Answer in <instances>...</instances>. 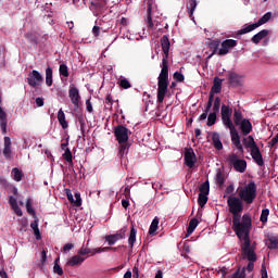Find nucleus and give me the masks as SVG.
<instances>
[{
	"mask_svg": "<svg viewBox=\"0 0 278 278\" xmlns=\"http://www.w3.org/2000/svg\"><path fill=\"white\" fill-rule=\"evenodd\" d=\"M174 79H175V81L181 83V81H185L186 76H184V74H181L179 72H175L174 73Z\"/></svg>",
	"mask_w": 278,
	"mask_h": 278,
	"instance_id": "55",
	"label": "nucleus"
},
{
	"mask_svg": "<svg viewBox=\"0 0 278 278\" xmlns=\"http://www.w3.org/2000/svg\"><path fill=\"white\" fill-rule=\"evenodd\" d=\"M94 252V250H90L89 248H84L81 247L79 250H78V255L81 257V255H90V253L92 254Z\"/></svg>",
	"mask_w": 278,
	"mask_h": 278,
	"instance_id": "51",
	"label": "nucleus"
},
{
	"mask_svg": "<svg viewBox=\"0 0 278 278\" xmlns=\"http://www.w3.org/2000/svg\"><path fill=\"white\" fill-rule=\"evenodd\" d=\"M9 204L11 205V207H16V205H18V202L16 201V198H14L13 195H11L9 198Z\"/></svg>",
	"mask_w": 278,
	"mask_h": 278,
	"instance_id": "57",
	"label": "nucleus"
},
{
	"mask_svg": "<svg viewBox=\"0 0 278 278\" xmlns=\"http://www.w3.org/2000/svg\"><path fill=\"white\" fill-rule=\"evenodd\" d=\"M228 165L235 168L237 173H247V161L238 157V154L231 153L227 157Z\"/></svg>",
	"mask_w": 278,
	"mask_h": 278,
	"instance_id": "8",
	"label": "nucleus"
},
{
	"mask_svg": "<svg viewBox=\"0 0 278 278\" xmlns=\"http://www.w3.org/2000/svg\"><path fill=\"white\" fill-rule=\"evenodd\" d=\"M53 273L62 277L64 275V270L62 269V266H60V263H55L53 266Z\"/></svg>",
	"mask_w": 278,
	"mask_h": 278,
	"instance_id": "53",
	"label": "nucleus"
},
{
	"mask_svg": "<svg viewBox=\"0 0 278 278\" xmlns=\"http://www.w3.org/2000/svg\"><path fill=\"white\" fill-rule=\"evenodd\" d=\"M75 201H74V205L76 207H81V194L79 193H75Z\"/></svg>",
	"mask_w": 278,
	"mask_h": 278,
	"instance_id": "56",
	"label": "nucleus"
},
{
	"mask_svg": "<svg viewBox=\"0 0 278 278\" xmlns=\"http://www.w3.org/2000/svg\"><path fill=\"white\" fill-rule=\"evenodd\" d=\"M12 210L15 212V214L17 216H23V211L21 210V207L17 205L13 206Z\"/></svg>",
	"mask_w": 278,
	"mask_h": 278,
	"instance_id": "61",
	"label": "nucleus"
},
{
	"mask_svg": "<svg viewBox=\"0 0 278 278\" xmlns=\"http://www.w3.org/2000/svg\"><path fill=\"white\" fill-rule=\"evenodd\" d=\"M266 244L268 249H278V237H269Z\"/></svg>",
	"mask_w": 278,
	"mask_h": 278,
	"instance_id": "35",
	"label": "nucleus"
},
{
	"mask_svg": "<svg viewBox=\"0 0 278 278\" xmlns=\"http://www.w3.org/2000/svg\"><path fill=\"white\" fill-rule=\"evenodd\" d=\"M220 90H223V79L215 77L213 87L211 88V92H214L215 94H219Z\"/></svg>",
	"mask_w": 278,
	"mask_h": 278,
	"instance_id": "27",
	"label": "nucleus"
},
{
	"mask_svg": "<svg viewBox=\"0 0 278 278\" xmlns=\"http://www.w3.org/2000/svg\"><path fill=\"white\" fill-rule=\"evenodd\" d=\"M227 205L229 213L232 214V218H240L242 212L244 211V202L242 199L236 195H229L227 199Z\"/></svg>",
	"mask_w": 278,
	"mask_h": 278,
	"instance_id": "6",
	"label": "nucleus"
},
{
	"mask_svg": "<svg viewBox=\"0 0 278 278\" xmlns=\"http://www.w3.org/2000/svg\"><path fill=\"white\" fill-rule=\"evenodd\" d=\"M216 184H218V186H224L225 184V176L223 175V172H217L216 174Z\"/></svg>",
	"mask_w": 278,
	"mask_h": 278,
	"instance_id": "52",
	"label": "nucleus"
},
{
	"mask_svg": "<svg viewBox=\"0 0 278 278\" xmlns=\"http://www.w3.org/2000/svg\"><path fill=\"white\" fill-rule=\"evenodd\" d=\"M40 33L37 30H31L24 35V38L28 40L31 45H38V40H40Z\"/></svg>",
	"mask_w": 278,
	"mask_h": 278,
	"instance_id": "22",
	"label": "nucleus"
},
{
	"mask_svg": "<svg viewBox=\"0 0 278 278\" xmlns=\"http://www.w3.org/2000/svg\"><path fill=\"white\" fill-rule=\"evenodd\" d=\"M198 204L200 205V207H205V205H207V194L199 193Z\"/></svg>",
	"mask_w": 278,
	"mask_h": 278,
	"instance_id": "44",
	"label": "nucleus"
},
{
	"mask_svg": "<svg viewBox=\"0 0 278 278\" xmlns=\"http://www.w3.org/2000/svg\"><path fill=\"white\" fill-rule=\"evenodd\" d=\"M200 194H210V180L204 181L200 186Z\"/></svg>",
	"mask_w": 278,
	"mask_h": 278,
	"instance_id": "38",
	"label": "nucleus"
},
{
	"mask_svg": "<svg viewBox=\"0 0 278 278\" xmlns=\"http://www.w3.org/2000/svg\"><path fill=\"white\" fill-rule=\"evenodd\" d=\"M68 97L75 110H79V103H81V96L79 94V89H77V87H71L68 90Z\"/></svg>",
	"mask_w": 278,
	"mask_h": 278,
	"instance_id": "17",
	"label": "nucleus"
},
{
	"mask_svg": "<svg viewBox=\"0 0 278 278\" xmlns=\"http://www.w3.org/2000/svg\"><path fill=\"white\" fill-rule=\"evenodd\" d=\"M113 134L117 142L123 143V142L129 141V134H131V131L128 130V128L125 127L124 125H117L116 127H114Z\"/></svg>",
	"mask_w": 278,
	"mask_h": 278,
	"instance_id": "9",
	"label": "nucleus"
},
{
	"mask_svg": "<svg viewBox=\"0 0 278 278\" xmlns=\"http://www.w3.org/2000/svg\"><path fill=\"white\" fill-rule=\"evenodd\" d=\"M160 225V218L159 217H154V219L152 220L150 228H149V235L153 236V233H155V231H157V227Z\"/></svg>",
	"mask_w": 278,
	"mask_h": 278,
	"instance_id": "33",
	"label": "nucleus"
},
{
	"mask_svg": "<svg viewBox=\"0 0 278 278\" xmlns=\"http://www.w3.org/2000/svg\"><path fill=\"white\" fill-rule=\"evenodd\" d=\"M273 18V13L267 12L265 13L257 23L245 25L242 29L237 31V36H244V34H250V31H254V29H257V27H262V25H266L268 21Z\"/></svg>",
	"mask_w": 278,
	"mask_h": 278,
	"instance_id": "7",
	"label": "nucleus"
},
{
	"mask_svg": "<svg viewBox=\"0 0 278 278\" xmlns=\"http://www.w3.org/2000/svg\"><path fill=\"white\" fill-rule=\"evenodd\" d=\"M269 215H270V210H268V208L262 210L260 220H261V223H263V225H266V223H268Z\"/></svg>",
	"mask_w": 278,
	"mask_h": 278,
	"instance_id": "37",
	"label": "nucleus"
},
{
	"mask_svg": "<svg viewBox=\"0 0 278 278\" xmlns=\"http://www.w3.org/2000/svg\"><path fill=\"white\" fill-rule=\"evenodd\" d=\"M127 228H122L114 235H108L105 236V242H108L109 247H113L118 240H124Z\"/></svg>",
	"mask_w": 278,
	"mask_h": 278,
	"instance_id": "14",
	"label": "nucleus"
},
{
	"mask_svg": "<svg viewBox=\"0 0 278 278\" xmlns=\"http://www.w3.org/2000/svg\"><path fill=\"white\" fill-rule=\"evenodd\" d=\"M216 114H218V113L212 112L208 114L207 123H206L207 127H212V126L216 125Z\"/></svg>",
	"mask_w": 278,
	"mask_h": 278,
	"instance_id": "39",
	"label": "nucleus"
},
{
	"mask_svg": "<svg viewBox=\"0 0 278 278\" xmlns=\"http://www.w3.org/2000/svg\"><path fill=\"white\" fill-rule=\"evenodd\" d=\"M251 227H253V222L251 215L244 214L242 217L232 218V229L236 236L241 241V249H248L253 247L251 243Z\"/></svg>",
	"mask_w": 278,
	"mask_h": 278,
	"instance_id": "2",
	"label": "nucleus"
},
{
	"mask_svg": "<svg viewBox=\"0 0 278 278\" xmlns=\"http://www.w3.org/2000/svg\"><path fill=\"white\" fill-rule=\"evenodd\" d=\"M238 192L241 201L247 205H251L257 199V185H255V181H250L244 187H239Z\"/></svg>",
	"mask_w": 278,
	"mask_h": 278,
	"instance_id": "4",
	"label": "nucleus"
},
{
	"mask_svg": "<svg viewBox=\"0 0 278 278\" xmlns=\"http://www.w3.org/2000/svg\"><path fill=\"white\" fill-rule=\"evenodd\" d=\"M117 84L123 90H129V88H131V83H129L127 78H119Z\"/></svg>",
	"mask_w": 278,
	"mask_h": 278,
	"instance_id": "36",
	"label": "nucleus"
},
{
	"mask_svg": "<svg viewBox=\"0 0 278 278\" xmlns=\"http://www.w3.org/2000/svg\"><path fill=\"white\" fill-rule=\"evenodd\" d=\"M58 121L62 129H68V122H66V115L64 114V111L62 109L58 112Z\"/></svg>",
	"mask_w": 278,
	"mask_h": 278,
	"instance_id": "28",
	"label": "nucleus"
},
{
	"mask_svg": "<svg viewBox=\"0 0 278 278\" xmlns=\"http://www.w3.org/2000/svg\"><path fill=\"white\" fill-rule=\"evenodd\" d=\"M161 47L164 55L161 64L162 70L157 77V103H164L166 92H168V53L170 51V40L168 39V36L164 35L161 38Z\"/></svg>",
	"mask_w": 278,
	"mask_h": 278,
	"instance_id": "1",
	"label": "nucleus"
},
{
	"mask_svg": "<svg viewBox=\"0 0 278 278\" xmlns=\"http://www.w3.org/2000/svg\"><path fill=\"white\" fill-rule=\"evenodd\" d=\"M84 262H86V258H84L79 254L74 255L72 258L68 260L67 266H81V264H84Z\"/></svg>",
	"mask_w": 278,
	"mask_h": 278,
	"instance_id": "24",
	"label": "nucleus"
},
{
	"mask_svg": "<svg viewBox=\"0 0 278 278\" xmlns=\"http://www.w3.org/2000/svg\"><path fill=\"white\" fill-rule=\"evenodd\" d=\"M127 149H129V144L127 142L119 143V151H118L119 157H123V155H125V152L127 151Z\"/></svg>",
	"mask_w": 278,
	"mask_h": 278,
	"instance_id": "47",
	"label": "nucleus"
},
{
	"mask_svg": "<svg viewBox=\"0 0 278 278\" xmlns=\"http://www.w3.org/2000/svg\"><path fill=\"white\" fill-rule=\"evenodd\" d=\"M212 142L217 151H223V141H220V135L218 132H213Z\"/></svg>",
	"mask_w": 278,
	"mask_h": 278,
	"instance_id": "25",
	"label": "nucleus"
},
{
	"mask_svg": "<svg viewBox=\"0 0 278 278\" xmlns=\"http://www.w3.org/2000/svg\"><path fill=\"white\" fill-rule=\"evenodd\" d=\"M45 81V78L42 77V74L40 72L33 70L27 77V84L30 86V88H38V86H41Z\"/></svg>",
	"mask_w": 278,
	"mask_h": 278,
	"instance_id": "12",
	"label": "nucleus"
},
{
	"mask_svg": "<svg viewBox=\"0 0 278 278\" xmlns=\"http://www.w3.org/2000/svg\"><path fill=\"white\" fill-rule=\"evenodd\" d=\"M222 48L218 50V55H227L229 53L230 49H233V47H238V41L235 39H226L222 42Z\"/></svg>",
	"mask_w": 278,
	"mask_h": 278,
	"instance_id": "15",
	"label": "nucleus"
},
{
	"mask_svg": "<svg viewBox=\"0 0 278 278\" xmlns=\"http://www.w3.org/2000/svg\"><path fill=\"white\" fill-rule=\"evenodd\" d=\"M230 278H247V268L243 267L241 271L238 269L230 276Z\"/></svg>",
	"mask_w": 278,
	"mask_h": 278,
	"instance_id": "42",
	"label": "nucleus"
},
{
	"mask_svg": "<svg viewBox=\"0 0 278 278\" xmlns=\"http://www.w3.org/2000/svg\"><path fill=\"white\" fill-rule=\"evenodd\" d=\"M197 227H199V219L198 218H192L189 222V225H188V228H187L188 236L194 233V229H197Z\"/></svg>",
	"mask_w": 278,
	"mask_h": 278,
	"instance_id": "31",
	"label": "nucleus"
},
{
	"mask_svg": "<svg viewBox=\"0 0 278 278\" xmlns=\"http://www.w3.org/2000/svg\"><path fill=\"white\" fill-rule=\"evenodd\" d=\"M261 278H268V271L266 270L265 265H262L261 267Z\"/></svg>",
	"mask_w": 278,
	"mask_h": 278,
	"instance_id": "58",
	"label": "nucleus"
},
{
	"mask_svg": "<svg viewBox=\"0 0 278 278\" xmlns=\"http://www.w3.org/2000/svg\"><path fill=\"white\" fill-rule=\"evenodd\" d=\"M197 0H189L187 2V10H189V18H194V11L197 10Z\"/></svg>",
	"mask_w": 278,
	"mask_h": 278,
	"instance_id": "29",
	"label": "nucleus"
},
{
	"mask_svg": "<svg viewBox=\"0 0 278 278\" xmlns=\"http://www.w3.org/2000/svg\"><path fill=\"white\" fill-rule=\"evenodd\" d=\"M242 143L245 149H250V155L252 160H254L255 164H257V166H264V156L260 151V147H257V143L255 142V138L249 135L242 139Z\"/></svg>",
	"mask_w": 278,
	"mask_h": 278,
	"instance_id": "3",
	"label": "nucleus"
},
{
	"mask_svg": "<svg viewBox=\"0 0 278 278\" xmlns=\"http://www.w3.org/2000/svg\"><path fill=\"white\" fill-rule=\"evenodd\" d=\"M78 123L80 125V131L84 136V134H86V119L84 118V115L78 116Z\"/></svg>",
	"mask_w": 278,
	"mask_h": 278,
	"instance_id": "48",
	"label": "nucleus"
},
{
	"mask_svg": "<svg viewBox=\"0 0 278 278\" xmlns=\"http://www.w3.org/2000/svg\"><path fill=\"white\" fill-rule=\"evenodd\" d=\"M63 160L68 162V164H73V153L71 152V149L66 148L63 154Z\"/></svg>",
	"mask_w": 278,
	"mask_h": 278,
	"instance_id": "45",
	"label": "nucleus"
},
{
	"mask_svg": "<svg viewBox=\"0 0 278 278\" xmlns=\"http://www.w3.org/2000/svg\"><path fill=\"white\" fill-rule=\"evenodd\" d=\"M132 277H134V278H139V277H140V274H139V271H138V267H137V266H135V267L132 268Z\"/></svg>",
	"mask_w": 278,
	"mask_h": 278,
	"instance_id": "63",
	"label": "nucleus"
},
{
	"mask_svg": "<svg viewBox=\"0 0 278 278\" xmlns=\"http://www.w3.org/2000/svg\"><path fill=\"white\" fill-rule=\"evenodd\" d=\"M230 130V136H231V142L235 147H238L239 144H242V142L240 141V134L238 132V130L236 129V126L232 128H229Z\"/></svg>",
	"mask_w": 278,
	"mask_h": 278,
	"instance_id": "23",
	"label": "nucleus"
},
{
	"mask_svg": "<svg viewBox=\"0 0 278 278\" xmlns=\"http://www.w3.org/2000/svg\"><path fill=\"white\" fill-rule=\"evenodd\" d=\"M0 105H1V96H0ZM0 127L2 134H8V113L3 111V108L0 106Z\"/></svg>",
	"mask_w": 278,
	"mask_h": 278,
	"instance_id": "19",
	"label": "nucleus"
},
{
	"mask_svg": "<svg viewBox=\"0 0 278 278\" xmlns=\"http://www.w3.org/2000/svg\"><path fill=\"white\" fill-rule=\"evenodd\" d=\"M59 74L61 77H68V66L66 64H61L59 67Z\"/></svg>",
	"mask_w": 278,
	"mask_h": 278,
	"instance_id": "43",
	"label": "nucleus"
},
{
	"mask_svg": "<svg viewBox=\"0 0 278 278\" xmlns=\"http://www.w3.org/2000/svg\"><path fill=\"white\" fill-rule=\"evenodd\" d=\"M46 85L49 88L50 86H53V68H51V66L46 68Z\"/></svg>",
	"mask_w": 278,
	"mask_h": 278,
	"instance_id": "30",
	"label": "nucleus"
},
{
	"mask_svg": "<svg viewBox=\"0 0 278 278\" xmlns=\"http://www.w3.org/2000/svg\"><path fill=\"white\" fill-rule=\"evenodd\" d=\"M228 84L232 88H240V86H243V84H244V76H242L233 71H229L228 72Z\"/></svg>",
	"mask_w": 278,
	"mask_h": 278,
	"instance_id": "13",
	"label": "nucleus"
},
{
	"mask_svg": "<svg viewBox=\"0 0 278 278\" xmlns=\"http://www.w3.org/2000/svg\"><path fill=\"white\" fill-rule=\"evenodd\" d=\"M218 47H220V41L218 40H212L211 42H208V48L210 51H212V53L207 56V60H210L213 55H216V53H218Z\"/></svg>",
	"mask_w": 278,
	"mask_h": 278,
	"instance_id": "26",
	"label": "nucleus"
},
{
	"mask_svg": "<svg viewBox=\"0 0 278 278\" xmlns=\"http://www.w3.org/2000/svg\"><path fill=\"white\" fill-rule=\"evenodd\" d=\"M220 103H222L220 98L216 97L213 103V112H215L216 114L220 112Z\"/></svg>",
	"mask_w": 278,
	"mask_h": 278,
	"instance_id": "46",
	"label": "nucleus"
},
{
	"mask_svg": "<svg viewBox=\"0 0 278 278\" xmlns=\"http://www.w3.org/2000/svg\"><path fill=\"white\" fill-rule=\"evenodd\" d=\"M185 164L188 168H194L197 164V154L192 148L185 150Z\"/></svg>",
	"mask_w": 278,
	"mask_h": 278,
	"instance_id": "16",
	"label": "nucleus"
},
{
	"mask_svg": "<svg viewBox=\"0 0 278 278\" xmlns=\"http://www.w3.org/2000/svg\"><path fill=\"white\" fill-rule=\"evenodd\" d=\"M151 10H152V8H151V3H150V4H148V10H147V12H148L147 23H148V27H150V29L153 28V18L151 17Z\"/></svg>",
	"mask_w": 278,
	"mask_h": 278,
	"instance_id": "49",
	"label": "nucleus"
},
{
	"mask_svg": "<svg viewBox=\"0 0 278 278\" xmlns=\"http://www.w3.org/2000/svg\"><path fill=\"white\" fill-rule=\"evenodd\" d=\"M257 244L255 242L252 243L250 248H241L242 260H248V266L243 267L248 273H253V268H255V262H257V254H255V249Z\"/></svg>",
	"mask_w": 278,
	"mask_h": 278,
	"instance_id": "5",
	"label": "nucleus"
},
{
	"mask_svg": "<svg viewBox=\"0 0 278 278\" xmlns=\"http://www.w3.org/2000/svg\"><path fill=\"white\" fill-rule=\"evenodd\" d=\"M26 212L30 215V216H36V211L34 210V206H31V198H28L26 200Z\"/></svg>",
	"mask_w": 278,
	"mask_h": 278,
	"instance_id": "40",
	"label": "nucleus"
},
{
	"mask_svg": "<svg viewBox=\"0 0 278 278\" xmlns=\"http://www.w3.org/2000/svg\"><path fill=\"white\" fill-rule=\"evenodd\" d=\"M136 233H138V230H136V228L134 226H131L130 235L128 238V244H129L130 249H134V244L136 243Z\"/></svg>",
	"mask_w": 278,
	"mask_h": 278,
	"instance_id": "32",
	"label": "nucleus"
},
{
	"mask_svg": "<svg viewBox=\"0 0 278 278\" xmlns=\"http://www.w3.org/2000/svg\"><path fill=\"white\" fill-rule=\"evenodd\" d=\"M73 249H75V244H73V243H66V244L63 247L64 253H66V251H71V250H73Z\"/></svg>",
	"mask_w": 278,
	"mask_h": 278,
	"instance_id": "60",
	"label": "nucleus"
},
{
	"mask_svg": "<svg viewBox=\"0 0 278 278\" xmlns=\"http://www.w3.org/2000/svg\"><path fill=\"white\" fill-rule=\"evenodd\" d=\"M242 121H244V118L242 116V112L235 109V112H233V123H235V125L238 127L242 123Z\"/></svg>",
	"mask_w": 278,
	"mask_h": 278,
	"instance_id": "34",
	"label": "nucleus"
},
{
	"mask_svg": "<svg viewBox=\"0 0 278 278\" xmlns=\"http://www.w3.org/2000/svg\"><path fill=\"white\" fill-rule=\"evenodd\" d=\"M86 106H87V112H89V114H92L93 109H92V102H90V99L86 100Z\"/></svg>",
	"mask_w": 278,
	"mask_h": 278,
	"instance_id": "59",
	"label": "nucleus"
},
{
	"mask_svg": "<svg viewBox=\"0 0 278 278\" xmlns=\"http://www.w3.org/2000/svg\"><path fill=\"white\" fill-rule=\"evenodd\" d=\"M46 265H47V251L42 250L39 268H42V266H46Z\"/></svg>",
	"mask_w": 278,
	"mask_h": 278,
	"instance_id": "54",
	"label": "nucleus"
},
{
	"mask_svg": "<svg viewBox=\"0 0 278 278\" xmlns=\"http://www.w3.org/2000/svg\"><path fill=\"white\" fill-rule=\"evenodd\" d=\"M90 10L93 13V16H101V14H104L105 10H108V1L106 0H91Z\"/></svg>",
	"mask_w": 278,
	"mask_h": 278,
	"instance_id": "11",
	"label": "nucleus"
},
{
	"mask_svg": "<svg viewBox=\"0 0 278 278\" xmlns=\"http://www.w3.org/2000/svg\"><path fill=\"white\" fill-rule=\"evenodd\" d=\"M237 127H239L243 138H249V134L253 131V124H251V121L247 118H243L242 123H240Z\"/></svg>",
	"mask_w": 278,
	"mask_h": 278,
	"instance_id": "18",
	"label": "nucleus"
},
{
	"mask_svg": "<svg viewBox=\"0 0 278 278\" xmlns=\"http://www.w3.org/2000/svg\"><path fill=\"white\" fill-rule=\"evenodd\" d=\"M106 105H110L112 108V103H114V100L112 99V94H108L105 98Z\"/></svg>",
	"mask_w": 278,
	"mask_h": 278,
	"instance_id": "62",
	"label": "nucleus"
},
{
	"mask_svg": "<svg viewBox=\"0 0 278 278\" xmlns=\"http://www.w3.org/2000/svg\"><path fill=\"white\" fill-rule=\"evenodd\" d=\"M112 250H116V248H112V247H105V248H96L93 249V252L90 254V256H94L97 255V253H103L105 251H112Z\"/></svg>",
	"mask_w": 278,
	"mask_h": 278,
	"instance_id": "41",
	"label": "nucleus"
},
{
	"mask_svg": "<svg viewBox=\"0 0 278 278\" xmlns=\"http://www.w3.org/2000/svg\"><path fill=\"white\" fill-rule=\"evenodd\" d=\"M235 190V187L233 185H229L227 188H226V194H231Z\"/></svg>",
	"mask_w": 278,
	"mask_h": 278,
	"instance_id": "64",
	"label": "nucleus"
},
{
	"mask_svg": "<svg viewBox=\"0 0 278 278\" xmlns=\"http://www.w3.org/2000/svg\"><path fill=\"white\" fill-rule=\"evenodd\" d=\"M13 175L15 181H21L23 179V172L18 168H13Z\"/></svg>",
	"mask_w": 278,
	"mask_h": 278,
	"instance_id": "50",
	"label": "nucleus"
},
{
	"mask_svg": "<svg viewBox=\"0 0 278 278\" xmlns=\"http://www.w3.org/2000/svg\"><path fill=\"white\" fill-rule=\"evenodd\" d=\"M2 153L5 160H10V157H12V139H10V137H4V148Z\"/></svg>",
	"mask_w": 278,
	"mask_h": 278,
	"instance_id": "20",
	"label": "nucleus"
},
{
	"mask_svg": "<svg viewBox=\"0 0 278 278\" xmlns=\"http://www.w3.org/2000/svg\"><path fill=\"white\" fill-rule=\"evenodd\" d=\"M231 114H233V110L227 106V104H223L222 105V123L228 129H233V127H236L233 125V122L231 121Z\"/></svg>",
	"mask_w": 278,
	"mask_h": 278,
	"instance_id": "10",
	"label": "nucleus"
},
{
	"mask_svg": "<svg viewBox=\"0 0 278 278\" xmlns=\"http://www.w3.org/2000/svg\"><path fill=\"white\" fill-rule=\"evenodd\" d=\"M269 34L270 31L268 29H263L251 38V42H253V45H260V42H262L264 38H267Z\"/></svg>",
	"mask_w": 278,
	"mask_h": 278,
	"instance_id": "21",
	"label": "nucleus"
}]
</instances>
